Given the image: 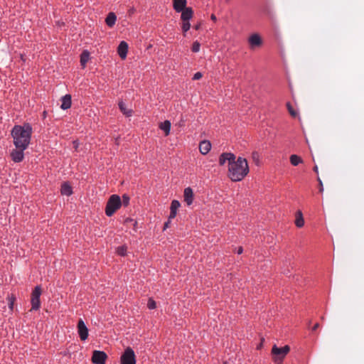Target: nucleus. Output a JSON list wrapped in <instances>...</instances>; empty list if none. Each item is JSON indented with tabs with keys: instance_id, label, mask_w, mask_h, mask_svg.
<instances>
[{
	"instance_id": "f257e3e1",
	"label": "nucleus",
	"mask_w": 364,
	"mask_h": 364,
	"mask_svg": "<svg viewBox=\"0 0 364 364\" xmlns=\"http://www.w3.org/2000/svg\"><path fill=\"white\" fill-rule=\"evenodd\" d=\"M32 133V127L28 123H25L23 125H15L11 134L16 148L26 149L30 144Z\"/></svg>"
},
{
	"instance_id": "f03ea898",
	"label": "nucleus",
	"mask_w": 364,
	"mask_h": 364,
	"mask_svg": "<svg viewBox=\"0 0 364 364\" xmlns=\"http://www.w3.org/2000/svg\"><path fill=\"white\" fill-rule=\"evenodd\" d=\"M249 173V166L245 159L238 157L228 166V176L232 181H242Z\"/></svg>"
},
{
	"instance_id": "7ed1b4c3",
	"label": "nucleus",
	"mask_w": 364,
	"mask_h": 364,
	"mask_svg": "<svg viewBox=\"0 0 364 364\" xmlns=\"http://www.w3.org/2000/svg\"><path fill=\"white\" fill-rule=\"evenodd\" d=\"M122 205V201L119 196L112 195L109 198L105 213L107 216H112Z\"/></svg>"
},
{
	"instance_id": "20e7f679",
	"label": "nucleus",
	"mask_w": 364,
	"mask_h": 364,
	"mask_svg": "<svg viewBox=\"0 0 364 364\" xmlns=\"http://www.w3.org/2000/svg\"><path fill=\"white\" fill-rule=\"evenodd\" d=\"M290 350L289 346H284L282 348H278L274 345L272 348V354L273 355V360L281 364L284 357L288 354Z\"/></svg>"
},
{
	"instance_id": "39448f33",
	"label": "nucleus",
	"mask_w": 364,
	"mask_h": 364,
	"mask_svg": "<svg viewBox=\"0 0 364 364\" xmlns=\"http://www.w3.org/2000/svg\"><path fill=\"white\" fill-rule=\"evenodd\" d=\"M121 364H136V356L134 350L128 347L121 356Z\"/></svg>"
},
{
	"instance_id": "423d86ee",
	"label": "nucleus",
	"mask_w": 364,
	"mask_h": 364,
	"mask_svg": "<svg viewBox=\"0 0 364 364\" xmlns=\"http://www.w3.org/2000/svg\"><path fill=\"white\" fill-rule=\"evenodd\" d=\"M41 294V289L39 286L35 287L31 294V305L32 310H38L41 306L40 296Z\"/></svg>"
},
{
	"instance_id": "0eeeda50",
	"label": "nucleus",
	"mask_w": 364,
	"mask_h": 364,
	"mask_svg": "<svg viewBox=\"0 0 364 364\" xmlns=\"http://www.w3.org/2000/svg\"><path fill=\"white\" fill-rule=\"evenodd\" d=\"M107 359V355L101 350H94L92 352V362L95 364H105Z\"/></svg>"
},
{
	"instance_id": "6e6552de",
	"label": "nucleus",
	"mask_w": 364,
	"mask_h": 364,
	"mask_svg": "<svg viewBox=\"0 0 364 364\" xmlns=\"http://www.w3.org/2000/svg\"><path fill=\"white\" fill-rule=\"evenodd\" d=\"M77 332L82 341H85L88 337V328L82 319H80L77 323Z\"/></svg>"
},
{
	"instance_id": "1a4fd4ad",
	"label": "nucleus",
	"mask_w": 364,
	"mask_h": 364,
	"mask_svg": "<svg viewBox=\"0 0 364 364\" xmlns=\"http://www.w3.org/2000/svg\"><path fill=\"white\" fill-rule=\"evenodd\" d=\"M24 150L25 149H23L22 148H16L15 149H13L11 152V159L16 163L22 161L24 158Z\"/></svg>"
},
{
	"instance_id": "9d476101",
	"label": "nucleus",
	"mask_w": 364,
	"mask_h": 364,
	"mask_svg": "<svg viewBox=\"0 0 364 364\" xmlns=\"http://www.w3.org/2000/svg\"><path fill=\"white\" fill-rule=\"evenodd\" d=\"M248 42L252 49L260 46L262 43V38L257 33L251 35L248 39Z\"/></svg>"
},
{
	"instance_id": "9b49d317",
	"label": "nucleus",
	"mask_w": 364,
	"mask_h": 364,
	"mask_svg": "<svg viewBox=\"0 0 364 364\" xmlns=\"http://www.w3.org/2000/svg\"><path fill=\"white\" fill-rule=\"evenodd\" d=\"M235 159V156L232 153H223L219 157V164L220 166H223L228 161L229 166L231 161Z\"/></svg>"
},
{
	"instance_id": "f8f14e48",
	"label": "nucleus",
	"mask_w": 364,
	"mask_h": 364,
	"mask_svg": "<svg viewBox=\"0 0 364 364\" xmlns=\"http://www.w3.org/2000/svg\"><path fill=\"white\" fill-rule=\"evenodd\" d=\"M184 201L188 205L193 203V192L191 188L188 187L184 189L183 192Z\"/></svg>"
},
{
	"instance_id": "ddd939ff",
	"label": "nucleus",
	"mask_w": 364,
	"mask_h": 364,
	"mask_svg": "<svg viewBox=\"0 0 364 364\" xmlns=\"http://www.w3.org/2000/svg\"><path fill=\"white\" fill-rule=\"evenodd\" d=\"M128 51V44L125 41H122L118 48L117 52L122 59H125Z\"/></svg>"
},
{
	"instance_id": "4468645a",
	"label": "nucleus",
	"mask_w": 364,
	"mask_h": 364,
	"mask_svg": "<svg viewBox=\"0 0 364 364\" xmlns=\"http://www.w3.org/2000/svg\"><path fill=\"white\" fill-rule=\"evenodd\" d=\"M186 0H173V9L176 12H181L186 7Z\"/></svg>"
},
{
	"instance_id": "2eb2a0df",
	"label": "nucleus",
	"mask_w": 364,
	"mask_h": 364,
	"mask_svg": "<svg viewBox=\"0 0 364 364\" xmlns=\"http://www.w3.org/2000/svg\"><path fill=\"white\" fill-rule=\"evenodd\" d=\"M181 12V18L183 21H189L193 17V11L191 7H187Z\"/></svg>"
},
{
	"instance_id": "dca6fc26",
	"label": "nucleus",
	"mask_w": 364,
	"mask_h": 364,
	"mask_svg": "<svg viewBox=\"0 0 364 364\" xmlns=\"http://www.w3.org/2000/svg\"><path fill=\"white\" fill-rule=\"evenodd\" d=\"M210 149L211 144L209 141L204 140L199 144L200 152L203 155L207 154L210 151Z\"/></svg>"
},
{
	"instance_id": "f3484780",
	"label": "nucleus",
	"mask_w": 364,
	"mask_h": 364,
	"mask_svg": "<svg viewBox=\"0 0 364 364\" xmlns=\"http://www.w3.org/2000/svg\"><path fill=\"white\" fill-rule=\"evenodd\" d=\"M180 205H181V204H180L179 201H178L176 200H173L171 202V208H170L171 213H170V215H169V219H173L176 217L177 210L178 209Z\"/></svg>"
},
{
	"instance_id": "a211bd4d",
	"label": "nucleus",
	"mask_w": 364,
	"mask_h": 364,
	"mask_svg": "<svg viewBox=\"0 0 364 364\" xmlns=\"http://www.w3.org/2000/svg\"><path fill=\"white\" fill-rule=\"evenodd\" d=\"M62 104L60 105V107L63 109H67L70 107L71 106V95H65L63 96L61 99Z\"/></svg>"
},
{
	"instance_id": "6ab92c4d",
	"label": "nucleus",
	"mask_w": 364,
	"mask_h": 364,
	"mask_svg": "<svg viewBox=\"0 0 364 364\" xmlns=\"http://www.w3.org/2000/svg\"><path fill=\"white\" fill-rule=\"evenodd\" d=\"M119 108L120 111L127 117H130L132 114V110L127 107L126 105L120 101L119 102Z\"/></svg>"
},
{
	"instance_id": "aec40b11",
	"label": "nucleus",
	"mask_w": 364,
	"mask_h": 364,
	"mask_svg": "<svg viewBox=\"0 0 364 364\" xmlns=\"http://www.w3.org/2000/svg\"><path fill=\"white\" fill-rule=\"evenodd\" d=\"M60 191L62 195L67 196H69L73 193L72 187L68 183L62 184Z\"/></svg>"
},
{
	"instance_id": "412c9836",
	"label": "nucleus",
	"mask_w": 364,
	"mask_h": 364,
	"mask_svg": "<svg viewBox=\"0 0 364 364\" xmlns=\"http://www.w3.org/2000/svg\"><path fill=\"white\" fill-rule=\"evenodd\" d=\"M116 20H117L116 15L114 13L110 12L107 15V16L105 19V22L109 27H112L115 24Z\"/></svg>"
},
{
	"instance_id": "4be33fe9",
	"label": "nucleus",
	"mask_w": 364,
	"mask_h": 364,
	"mask_svg": "<svg viewBox=\"0 0 364 364\" xmlns=\"http://www.w3.org/2000/svg\"><path fill=\"white\" fill-rule=\"evenodd\" d=\"M159 127L164 132L165 136H168L170 133L171 122L168 120H166L160 124Z\"/></svg>"
},
{
	"instance_id": "5701e85b",
	"label": "nucleus",
	"mask_w": 364,
	"mask_h": 364,
	"mask_svg": "<svg viewBox=\"0 0 364 364\" xmlns=\"http://www.w3.org/2000/svg\"><path fill=\"white\" fill-rule=\"evenodd\" d=\"M295 225L298 228H302L304 226V218H303V215H302V213L300 210H299L296 213V220H295Z\"/></svg>"
},
{
	"instance_id": "b1692460",
	"label": "nucleus",
	"mask_w": 364,
	"mask_h": 364,
	"mask_svg": "<svg viewBox=\"0 0 364 364\" xmlns=\"http://www.w3.org/2000/svg\"><path fill=\"white\" fill-rule=\"evenodd\" d=\"M302 161L301 157L296 154H293L290 156V162L293 166H297L300 163H302Z\"/></svg>"
},
{
	"instance_id": "393cba45",
	"label": "nucleus",
	"mask_w": 364,
	"mask_h": 364,
	"mask_svg": "<svg viewBox=\"0 0 364 364\" xmlns=\"http://www.w3.org/2000/svg\"><path fill=\"white\" fill-rule=\"evenodd\" d=\"M90 54L87 51H83L82 53L80 55V63L81 65L85 67V64L89 60Z\"/></svg>"
},
{
	"instance_id": "a878e982",
	"label": "nucleus",
	"mask_w": 364,
	"mask_h": 364,
	"mask_svg": "<svg viewBox=\"0 0 364 364\" xmlns=\"http://www.w3.org/2000/svg\"><path fill=\"white\" fill-rule=\"evenodd\" d=\"M127 250V247L126 245H122V246L118 247L117 248V253L119 255L124 256V255H126Z\"/></svg>"
},
{
	"instance_id": "bb28decb",
	"label": "nucleus",
	"mask_w": 364,
	"mask_h": 364,
	"mask_svg": "<svg viewBox=\"0 0 364 364\" xmlns=\"http://www.w3.org/2000/svg\"><path fill=\"white\" fill-rule=\"evenodd\" d=\"M287 107L291 116L293 117H296L297 116V112L294 109L291 105L289 102H288L287 104Z\"/></svg>"
},
{
	"instance_id": "cd10ccee",
	"label": "nucleus",
	"mask_w": 364,
	"mask_h": 364,
	"mask_svg": "<svg viewBox=\"0 0 364 364\" xmlns=\"http://www.w3.org/2000/svg\"><path fill=\"white\" fill-rule=\"evenodd\" d=\"M252 159L256 165H259V154L257 151H254L252 154Z\"/></svg>"
},
{
	"instance_id": "c85d7f7f",
	"label": "nucleus",
	"mask_w": 364,
	"mask_h": 364,
	"mask_svg": "<svg viewBox=\"0 0 364 364\" xmlns=\"http://www.w3.org/2000/svg\"><path fill=\"white\" fill-rule=\"evenodd\" d=\"M200 44L199 42L198 41H195L193 42V46H192V48H191V50L194 53H198L199 50H200Z\"/></svg>"
},
{
	"instance_id": "c756f323",
	"label": "nucleus",
	"mask_w": 364,
	"mask_h": 364,
	"mask_svg": "<svg viewBox=\"0 0 364 364\" xmlns=\"http://www.w3.org/2000/svg\"><path fill=\"white\" fill-rule=\"evenodd\" d=\"M129 199L130 198L127 195H126V194L123 195L122 199L121 200L122 205H123L124 206H127L129 203Z\"/></svg>"
},
{
	"instance_id": "7c9ffc66",
	"label": "nucleus",
	"mask_w": 364,
	"mask_h": 364,
	"mask_svg": "<svg viewBox=\"0 0 364 364\" xmlns=\"http://www.w3.org/2000/svg\"><path fill=\"white\" fill-rule=\"evenodd\" d=\"M147 306L149 309H154L156 307V304L154 300L152 299H149Z\"/></svg>"
},
{
	"instance_id": "2f4dec72",
	"label": "nucleus",
	"mask_w": 364,
	"mask_h": 364,
	"mask_svg": "<svg viewBox=\"0 0 364 364\" xmlns=\"http://www.w3.org/2000/svg\"><path fill=\"white\" fill-rule=\"evenodd\" d=\"M190 27H191V24L188 21H183L182 29H183V32L188 31L190 29Z\"/></svg>"
},
{
	"instance_id": "473e14b6",
	"label": "nucleus",
	"mask_w": 364,
	"mask_h": 364,
	"mask_svg": "<svg viewBox=\"0 0 364 364\" xmlns=\"http://www.w3.org/2000/svg\"><path fill=\"white\" fill-rule=\"evenodd\" d=\"M203 77V75L200 72H197L194 74L193 77V80H199L200 79L201 77Z\"/></svg>"
},
{
	"instance_id": "72a5a7b5",
	"label": "nucleus",
	"mask_w": 364,
	"mask_h": 364,
	"mask_svg": "<svg viewBox=\"0 0 364 364\" xmlns=\"http://www.w3.org/2000/svg\"><path fill=\"white\" fill-rule=\"evenodd\" d=\"M9 307L10 309H13V305L15 300V298L14 296H11L9 298Z\"/></svg>"
},
{
	"instance_id": "f704fd0d",
	"label": "nucleus",
	"mask_w": 364,
	"mask_h": 364,
	"mask_svg": "<svg viewBox=\"0 0 364 364\" xmlns=\"http://www.w3.org/2000/svg\"><path fill=\"white\" fill-rule=\"evenodd\" d=\"M318 181L319 182V185H320V188H319V192L320 193H323V183H322V181H321V179L319 178H318Z\"/></svg>"
},
{
	"instance_id": "c9c22d12",
	"label": "nucleus",
	"mask_w": 364,
	"mask_h": 364,
	"mask_svg": "<svg viewBox=\"0 0 364 364\" xmlns=\"http://www.w3.org/2000/svg\"><path fill=\"white\" fill-rule=\"evenodd\" d=\"M319 327V324L317 323H316L313 328H312V331H316L318 328Z\"/></svg>"
},
{
	"instance_id": "e433bc0d",
	"label": "nucleus",
	"mask_w": 364,
	"mask_h": 364,
	"mask_svg": "<svg viewBox=\"0 0 364 364\" xmlns=\"http://www.w3.org/2000/svg\"><path fill=\"white\" fill-rule=\"evenodd\" d=\"M242 252V247H240L237 250V254L240 255Z\"/></svg>"
},
{
	"instance_id": "4c0bfd02",
	"label": "nucleus",
	"mask_w": 364,
	"mask_h": 364,
	"mask_svg": "<svg viewBox=\"0 0 364 364\" xmlns=\"http://www.w3.org/2000/svg\"><path fill=\"white\" fill-rule=\"evenodd\" d=\"M211 19H212L213 21H216V17H215V16L214 14H212V15H211Z\"/></svg>"
},
{
	"instance_id": "58836bf2",
	"label": "nucleus",
	"mask_w": 364,
	"mask_h": 364,
	"mask_svg": "<svg viewBox=\"0 0 364 364\" xmlns=\"http://www.w3.org/2000/svg\"><path fill=\"white\" fill-rule=\"evenodd\" d=\"M314 171L316 172V173H318V166H315L314 167Z\"/></svg>"
},
{
	"instance_id": "ea45409f",
	"label": "nucleus",
	"mask_w": 364,
	"mask_h": 364,
	"mask_svg": "<svg viewBox=\"0 0 364 364\" xmlns=\"http://www.w3.org/2000/svg\"><path fill=\"white\" fill-rule=\"evenodd\" d=\"M168 227V223L165 224V228Z\"/></svg>"
},
{
	"instance_id": "a19ab883",
	"label": "nucleus",
	"mask_w": 364,
	"mask_h": 364,
	"mask_svg": "<svg viewBox=\"0 0 364 364\" xmlns=\"http://www.w3.org/2000/svg\"><path fill=\"white\" fill-rule=\"evenodd\" d=\"M224 364H227V362H224Z\"/></svg>"
}]
</instances>
